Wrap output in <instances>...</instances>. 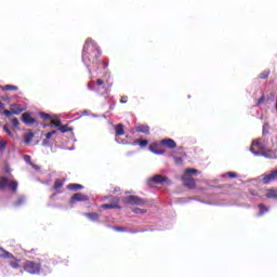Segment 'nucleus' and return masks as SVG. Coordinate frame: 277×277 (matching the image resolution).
Segmentation results:
<instances>
[{"label":"nucleus","mask_w":277,"mask_h":277,"mask_svg":"<svg viewBox=\"0 0 277 277\" xmlns=\"http://www.w3.org/2000/svg\"><path fill=\"white\" fill-rule=\"evenodd\" d=\"M101 57V49L92 38H88L82 49V62L90 66V64H98Z\"/></svg>","instance_id":"f257e3e1"},{"label":"nucleus","mask_w":277,"mask_h":277,"mask_svg":"<svg viewBox=\"0 0 277 277\" xmlns=\"http://www.w3.org/2000/svg\"><path fill=\"white\" fill-rule=\"evenodd\" d=\"M250 150L253 155H263V157H269V154L272 153V150L265 149V141L263 138L253 141Z\"/></svg>","instance_id":"f03ea898"},{"label":"nucleus","mask_w":277,"mask_h":277,"mask_svg":"<svg viewBox=\"0 0 277 277\" xmlns=\"http://www.w3.org/2000/svg\"><path fill=\"white\" fill-rule=\"evenodd\" d=\"M0 259H8L9 265L12 269H19L21 260H18L14 254L5 250L3 247H0Z\"/></svg>","instance_id":"7ed1b4c3"},{"label":"nucleus","mask_w":277,"mask_h":277,"mask_svg":"<svg viewBox=\"0 0 277 277\" xmlns=\"http://www.w3.org/2000/svg\"><path fill=\"white\" fill-rule=\"evenodd\" d=\"M23 267L24 272L31 275L40 274V271L42 269L40 263L34 261H26Z\"/></svg>","instance_id":"20e7f679"},{"label":"nucleus","mask_w":277,"mask_h":277,"mask_svg":"<svg viewBox=\"0 0 277 277\" xmlns=\"http://www.w3.org/2000/svg\"><path fill=\"white\" fill-rule=\"evenodd\" d=\"M126 205H131L132 207H144L146 205V200L142 199V197L130 195L123 199Z\"/></svg>","instance_id":"39448f33"},{"label":"nucleus","mask_w":277,"mask_h":277,"mask_svg":"<svg viewBox=\"0 0 277 277\" xmlns=\"http://www.w3.org/2000/svg\"><path fill=\"white\" fill-rule=\"evenodd\" d=\"M163 183H170V180L166 175L156 174L148 180V185L153 187V185H163Z\"/></svg>","instance_id":"423d86ee"},{"label":"nucleus","mask_w":277,"mask_h":277,"mask_svg":"<svg viewBox=\"0 0 277 277\" xmlns=\"http://www.w3.org/2000/svg\"><path fill=\"white\" fill-rule=\"evenodd\" d=\"M88 200H90V197L88 195L83 194V193H76L70 198L71 203L88 202Z\"/></svg>","instance_id":"0eeeda50"},{"label":"nucleus","mask_w":277,"mask_h":277,"mask_svg":"<svg viewBox=\"0 0 277 277\" xmlns=\"http://www.w3.org/2000/svg\"><path fill=\"white\" fill-rule=\"evenodd\" d=\"M274 181H277V169L264 175L262 183H264V185H269V183H274Z\"/></svg>","instance_id":"6e6552de"},{"label":"nucleus","mask_w":277,"mask_h":277,"mask_svg":"<svg viewBox=\"0 0 277 277\" xmlns=\"http://www.w3.org/2000/svg\"><path fill=\"white\" fill-rule=\"evenodd\" d=\"M102 209H122V207H120V198L115 197L111 203L102 205Z\"/></svg>","instance_id":"1a4fd4ad"},{"label":"nucleus","mask_w":277,"mask_h":277,"mask_svg":"<svg viewBox=\"0 0 277 277\" xmlns=\"http://www.w3.org/2000/svg\"><path fill=\"white\" fill-rule=\"evenodd\" d=\"M182 179H183V183H184L185 187H188L189 189L196 188V180H194V177H192V175L185 174Z\"/></svg>","instance_id":"9d476101"},{"label":"nucleus","mask_w":277,"mask_h":277,"mask_svg":"<svg viewBox=\"0 0 277 277\" xmlns=\"http://www.w3.org/2000/svg\"><path fill=\"white\" fill-rule=\"evenodd\" d=\"M150 153H154V155H164L166 150L161 149V144L159 143H151L149 145Z\"/></svg>","instance_id":"9b49d317"},{"label":"nucleus","mask_w":277,"mask_h":277,"mask_svg":"<svg viewBox=\"0 0 277 277\" xmlns=\"http://www.w3.org/2000/svg\"><path fill=\"white\" fill-rule=\"evenodd\" d=\"M160 146H164V148L172 150L176 148V142H174L172 138H163L160 141Z\"/></svg>","instance_id":"f8f14e48"},{"label":"nucleus","mask_w":277,"mask_h":277,"mask_svg":"<svg viewBox=\"0 0 277 277\" xmlns=\"http://www.w3.org/2000/svg\"><path fill=\"white\" fill-rule=\"evenodd\" d=\"M22 122L28 127H31V124H36V119H34L29 113H24L22 115Z\"/></svg>","instance_id":"ddd939ff"},{"label":"nucleus","mask_w":277,"mask_h":277,"mask_svg":"<svg viewBox=\"0 0 277 277\" xmlns=\"http://www.w3.org/2000/svg\"><path fill=\"white\" fill-rule=\"evenodd\" d=\"M265 198H267L268 200H277V189L276 188L266 189Z\"/></svg>","instance_id":"4468645a"},{"label":"nucleus","mask_w":277,"mask_h":277,"mask_svg":"<svg viewBox=\"0 0 277 277\" xmlns=\"http://www.w3.org/2000/svg\"><path fill=\"white\" fill-rule=\"evenodd\" d=\"M137 133H144L145 135H150V127L146 124H140L135 128Z\"/></svg>","instance_id":"2eb2a0df"},{"label":"nucleus","mask_w":277,"mask_h":277,"mask_svg":"<svg viewBox=\"0 0 277 277\" xmlns=\"http://www.w3.org/2000/svg\"><path fill=\"white\" fill-rule=\"evenodd\" d=\"M62 187H64V180L62 179H56L54 181V185H53V189L57 193V194H62Z\"/></svg>","instance_id":"dca6fc26"},{"label":"nucleus","mask_w":277,"mask_h":277,"mask_svg":"<svg viewBox=\"0 0 277 277\" xmlns=\"http://www.w3.org/2000/svg\"><path fill=\"white\" fill-rule=\"evenodd\" d=\"M11 111H13V115L19 116V114H23L24 109L21 108V105L18 104H11L10 106Z\"/></svg>","instance_id":"f3484780"},{"label":"nucleus","mask_w":277,"mask_h":277,"mask_svg":"<svg viewBox=\"0 0 277 277\" xmlns=\"http://www.w3.org/2000/svg\"><path fill=\"white\" fill-rule=\"evenodd\" d=\"M1 90L2 92H16L18 90V87L14 84H5L1 87Z\"/></svg>","instance_id":"a211bd4d"},{"label":"nucleus","mask_w":277,"mask_h":277,"mask_svg":"<svg viewBox=\"0 0 277 277\" xmlns=\"http://www.w3.org/2000/svg\"><path fill=\"white\" fill-rule=\"evenodd\" d=\"M115 131H116L117 137L124 135V126L122 123L115 126Z\"/></svg>","instance_id":"6ab92c4d"},{"label":"nucleus","mask_w":277,"mask_h":277,"mask_svg":"<svg viewBox=\"0 0 277 277\" xmlns=\"http://www.w3.org/2000/svg\"><path fill=\"white\" fill-rule=\"evenodd\" d=\"M67 189L70 192H79V189H83V185L71 183L67 185Z\"/></svg>","instance_id":"aec40b11"},{"label":"nucleus","mask_w":277,"mask_h":277,"mask_svg":"<svg viewBox=\"0 0 277 277\" xmlns=\"http://www.w3.org/2000/svg\"><path fill=\"white\" fill-rule=\"evenodd\" d=\"M85 217H89L91 220V222H98V217H101V215L96 212H89L84 214Z\"/></svg>","instance_id":"412c9836"},{"label":"nucleus","mask_w":277,"mask_h":277,"mask_svg":"<svg viewBox=\"0 0 277 277\" xmlns=\"http://www.w3.org/2000/svg\"><path fill=\"white\" fill-rule=\"evenodd\" d=\"M6 187H10L11 192H12L13 194H16V192H17V189H18V182H16V181H12V182H10V183L8 182Z\"/></svg>","instance_id":"4be33fe9"},{"label":"nucleus","mask_w":277,"mask_h":277,"mask_svg":"<svg viewBox=\"0 0 277 277\" xmlns=\"http://www.w3.org/2000/svg\"><path fill=\"white\" fill-rule=\"evenodd\" d=\"M258 208L260 209V212L258 213V215H259L260 217L263 216V215H265V213H267V212L269 211V208L266 207V206L263 205V203H260V205L258 206Z\"/></svg>","instance_id":"5701e85b"},{"label":"nucleus","mask_w":277,"mask_h":277,"mask_svg":"<svg viewBox=\"0 0 277 277\" xmlns=\"http://www.w3.org/2000/svg\"><path fill=\"white\" fill-rule=\"evenodd\" d=\"M96 88H100V93L103 94V90H105V81L103 79H97L95 82Z\"/></svg>","instance_id":"b1692460"},{"label":"nucleus","mask_w":277,"mask_h":277,"mask_svg":"<svg viewBox=\"0 0 277 277\" xmlns=\"http://www.w3.org/2000/svg\"><path fill=\"white\" fill-rule=\"evenodd\" d=\"M88 90H91V92L101 93V88H96V83L92 81L88 82Z\"/></svg>","instance_id":"393cba45"},{"label":"nucleus","mask_w":277,"mask_h":277,"mask_svg":"<svg viewBox=\"0 0 277 277\" xmlns=\"http://www.w3.org/2000/svg\"><path fill=\"white\" fill-rule=\"evenodd\" d=\"M134 144H138L141 148H146V146H148V140L138 138L134 141Z\"/></svg>","instance_id":"a878e982"},{"label":"nucleus","mask_w":277,"mask_h":277,"mask_svg":"<svg viewBox=\"0 0 277 277\" xmlns=\"http://www.w3.org/2000/svg\"><path fill=\"white\" fill-rule=\"evenodd\" d=\"M58 131L62 133H70L72 131V128L68 127V124L60 126Z\"/></svg>","instance_id":"bb28decb"},{"label":"nucleus","mask_w":277,"mask_h":277,"mask_svg":"<svg viewBox=\"0 0 277 277\" xmlns=\"http://www.w3.org/2000/svg\"><path fill=\"white\" fill-rule=\"evenodd\" d=\"M34 132H29L27 134H25L24 136V142L25 144H31V141L34 140Z\"/></svg>","instance_id":"cd10ccee"},{"label":"nucleus","mask_w":277,"mask_h":277,"mask_svg":"<svg viewBox=\"0 0 277 277\" xmlns=\"http://www.w3.org/2000/svg\"><path fill=\"white\" fill-rule=\"evenodd\" d=\"M8 187V177L0 176V189Z\"/></svg>","instance_id":"c85d7f7f"},{"label":"nucleus","mask_w":277,"mask_h":277,"mask_svg":"<svg viewBox=\"0 0 277 277\" xmlns=\"http://www.w3.org/2000/svg\"><path fill=\"white\" fill-rule=\"evenodd\" d=\"M62 124V120L57 119V120H51L49 123V127H56L57 129H60V126Z\"/></svg>","instance_id":"c756f323"},{"label":"nucleus","mask_w":277,"mask_h":277,"mask_svg":"<svg viewBox=\"0 0 277 277\" xmlns=\"http://www.w3.org/2000/svg\"><path fill=\"white\" fill-rule=\"evenodd\" d=\"M185 174L187 176H192V174H198V170H196V169H186Z\"/></svg>","instance_id":"7c9ffc66"},{"label":"nucleus","mask_w":277,"mask_h":277,"mask_svg":"<svg viewBox=\"0 0 277 277\" xmlns=\"http://www.w3.org/2000/svg\"><path fill=\"white\" fill-rule=\"evenodd\" d=\"M40 118H42V120H51V115L47 113H40Z\"/></svg>","instance_id":"2f4dec72"},{"label":"nucleus","mask_w":277,"mask_h":277,"mask_svg":"<svg viewBox=\"0 0 277 277\" xmlns=\"http://www.w3.org/2000/svg\"><path fill=\"white\" fill-rule=\"evenodd\" d=\"M11 123H12V126H13L15 129H17V127L21 124V122L18 121V118H13V119L11 120Z\"/></svg>","instance_id":"473e14b6"},{"label":"nucleus","mask_w":277,"mask_h":277,"mask_svg":"<svg viewBox=\"0 0 277 277\" xmlns=\"http://www.w3.org/2000/svg\"><path fill=\"white\" fill-rule=\"evenodd\" d=\"M6 147H8V142L1 140L0 141V151L5 150Z\"/></svg>","instance_id":"72a5a7b5"},{"label":"nucleus","mask_w":277,"mask_h":277,"mask_svg":"<svg viewBox=\"0 0 277 277\" xmlns=\"http://www.w3.org/2000/svg\"><path fill=\"white\" fill-rule=\"evenodd\" d=\"M268 77H269V71H263L259 76L260 79H267Z\"/></svg>","instance_id":"f704fd0d"},{"label":"nucleus","mask_w":277,"mask_h":277,"mask_svg":"<svg viewBox=\"0 0 277 277\" xmlns=\"http://www.w3.org/2000/svg\"><path fill=\"white\" fill-rule=\"evenodd\" d=\"M3 131H5L6 134L10 135V137L13 136L12 131L10 130V126H8V124L3 126Z\"/></svg>","instance_id":"c9c22d12"},{"label":"nucleus","mask_w":277,"mask_h":277,"mask_svg":"<svg viewBox=\"0 0 277 277\" xmlns=\"http://www.w3.org/2000/svg\"><path fill=\"white\" fill-rule=\"evenodd\" d=\"M132 211H133V213H136V214H144V213H146V210L140 209V208H135Z\"/></svg>","instance_id":"e433bc0d"},{"label":"nucleus","mask_w":277,"mask_h":277,"mask_svg":"<svg viewBox=\"0 0 277 277\" xmlns=\"http://www.w3.org/2000/svg\"><path fill=\"white\" fill-rule=\"evenodd\" d=\"M114 230H117V233H127V228L120 226H115Z\"/></svg>","instance_id":"4c0bfd02"},{"label":"nucleus","mask_w":277,"mask_h":277,"mask_svg":"<svg viewBox=\"0 0 277 277\" xmlns=\"http://www.w3.org/2000/svg\"><path fill=\"white\" fill-rule=\"evenodd\" d=\"M55 133H57V131L52 130L51 132H48V133L45 134V137H47L48 140H51V137H53V135H55Z\"/></svg>","instance_id":"58836bf2"},{"label":"nucleus","mask_w":277,"mask_h":277,"mask_svg":"<svg viewBox=\"0 0 277 277\" xmlns=\"http://www.w3.org/2000/svg\"><path fill=\"white\" fill-rule=\"evenodd\" d=\"M176 166H181V163H183V158L182 157H173Z\"/></svg>","instance_id":"ea45409f"},{"label":"nucleus","mask_w":277,"mask_h":277,"mask_svg":"<svg viewBox=\"0 0 277 277\" xmlns=\"http://www.w3.org/2000/svg\"><path fill=\"white\" fill-rule=\"evenodd\" d=\"M265 103V95H262L259 100H258V104L256 107H260L261 104Z\"/></svg>","instance_id":"a19ab883"},{"label":"nucleus","mask_w":277,"mask_h":277,"mask_svg":"<svg viewBox=\"0 0 277 277\" xmlns=\"http://www.w3.org/2000/svg\"><path fill=\"white\" fill-rule=\"evenodd\" d=\"M3 115L6 116L8 118H10V116L14 115V113L11 110H4Z\"/></svg>","instance_id":"79ce46f5"},{"label":"nucleus","mask_w":277,"mask_h":277,"mask_svg":"<svg viewBox=\"0 0 277 277\" xmlns=\"http://www.w3.org/2000/svg\"><path fill=\"white\" fill-rule=\"evenodd\" d=\"M227 176H229V179H237V173H235V172H227Z\"/></svg>","instance_id":"37998d69"},{"label":"nucleus","mask_w":277,"mask_h":277,"mask_svg":"<svg viewBox=\"0 0 277 277\" xmlns=\"http://www.w3.org/2000/svg\"><path fill=\"white\" fill-rule=\"evenodd\" d=\"M24 159H25V161H26L27 163H29V162L31 161V156L25 155V156H24Z\"/></svg>","instance_id":"c03bdc74"},{"label":"nucleus","mask_w":277,"mask_h":277,"mask_svg":"<svg viewBox=\"0 0 277 277\" xmlns=\"http://www.w3.org/2000/svg\"><path fill=\"white\" fill-rule=\"evenodd\" d=\"M127 101H129L128 96H121L120 103L124 104Z\"/></svg>","instance_id":"a18cd8bd"},{"label":"nucleus","mask_w":277,"mask_h":277,"mask_svg":"<svg viewBox=\"0 0 277 277\" xmlns=\"http://www.w3.org/2000/svg\"><path fill=\"white\" fill-rule=\"evenodd\" d=\"M49 140L50 138L45 137V140L42 142V146H49Z\"/></svg>","instance_id":"49530a36"},{"label":"nucleus","mask_w":277,"mask_h":277,"mask_svg":"<svg viewBox=\"0 0 277 277\" xmlns=\"http://www.w3.org/2000/svg\"><path fill=\"white\" fill-rule=\"evenodd\" d=\"M29 254H38V249H31L28 251Z\"/></svg>","instance_id":"de8ad7c7"},{"label":"nucleus","mask_w":277,"mask_h":277,"mask_svg":"<svg viewBox=\"0 0 277 277\" xmlns=\"http://www.w3.org/2000/svg\"><path fill=\"white\" fill-rule=\"evenodd\" d=\"M3 109H5V104H3L2 102H0V111H3Z\"/></svg>","instance_id":"09e8293b"},{"label":"nucleus","mask_w":277,"mask_h":277,"mask_svg":"<svg viewBox=\"0 0 277 277\" xmlns=\"http://www.w3.org/2000/svg\"><path fill=\"white\" fill-rule=\"evenodd\" d=\"M47 127H51V126H49V123H43V124H42V128H43V129H47Z\"/></svg>","instance_id":"8fccbe9b"},{"label":"nucleus","mask_w":277,"mask_h":277,"mask_svg":"<svg viewBox=\"0 0 277 277\" xmlns=\"http://www.w3.org/2000/svg\"><path fill=\"white\" fill-rule=\"evenodd\" d=\"M104 65H105V68H107V63H104Z\"/></svg>","instance_id":"3c124183"},{"label":"nucleus","mask_w":277,"mask_h":277,"mask_svg":"<svg viewBox=\"0 0 277 277\" xmlns=\"http://www.w3.org/2000/svg\"><path fill=\"white\" fill-rule=\"evenodd\" d=\"M274 96H275V95H274V94H272V98H274Z\"/></svg>","instance_id":"603ef678"},{"label":"nucleus","mask_w":277,"mask_h":277,"mask_svg":"<svg viewBox=\"0 0 277 277\" xmlns=\"http://www.w3.org/2000/svg\"><path fill=\"white\" fill-rule=\"evenodd\" d=\"M48 272H51V268H49Z\"/></svg>","instance_id":"864d4df0"}]
</instances>
